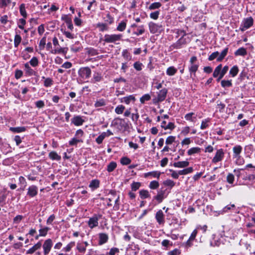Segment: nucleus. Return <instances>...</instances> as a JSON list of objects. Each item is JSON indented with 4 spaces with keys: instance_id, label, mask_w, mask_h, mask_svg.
Masks as SVG:
<instances>
[{
    "instance_id": "obj_33",
    "label": "nucleus",
    "mask_w": 255,
    "mask_h": 255,
    "mask_svg": "<svg viewBox=\"0 0 255 255\" xmlns=\"http://www.w3.org/2000/svg\"><path fill=\"white\" fill-rule=\"evenodd\" d=\"M19 182L21 185L20 189L24 190L27 185V183L24 177L21 176L19 177Z\"/></svg>"
},
{
    "instance_id": "obj_18",
    "label": "nucleus",
    "mask_w": 255,
    "mask_h": 255,
    "mask_svg": "<svg viewBox=\"0 0 255 255\" xmlns=\"http://www.w3.org/2000/svg\"><path fill=\"white\" fill-rule=\"evenodd\" d=\"M167 93V90L166 88L162 89L158 93L157 100L158 102H162L165 100Z\"/></svg>"
},
{
    "instance_id": "obj_7",
    "label": "nucleus",
    "mask_w": 255,
    "mask_h": 255,
    "mask_svg": "<svg viewBox=\"0 0 255 255\" xmlns=\"http://www.w3.org/2000/svg\"><path fill=\"white\" fill-rule=\"evenodd\" d=\"M42 246L43 250V255H48L53 246L52 240L51 239L45 240Z\"/></svg>"
},
{
    "instance_id": "obj_13",
    "label": "nucleus",
    "mask_w": 255,
    "mask_h": 255,
    "mask_svg": "<svg viewBox=\"0 0 255 255\" xmlns=\"http://www.w3.org/2000/svg\"><path fill=\"white\" fill-rule=\"evenodd\" d=\"M136 100L135 96L133 95H129L120 99L121 103H124L128 105L130 102L134 103Z\"/></svg>"
},
{
    "instance_id": "obj_41",
    "label": "nucleus",
    "mask_w": 255,
    "mask_h": 255,
    "mask_svg": "<svg viewBox=\"0 0 255 255\" xmlns=\"http://www.w3.org/2000/svg\"><path fill=\"white\" fill-rule=\"evenodd\" d=\"M238 67L237 65H235L230 69V74L233 77H234L238 74Z\"/></svg>"
},
{
    "instance_id": "obj_10",
    "label": "nucleus",
    "mask_w": 255,
    "mask_h": 255,
    "mask_svg": "<svg viewBox=\"0 0 255 255\" xmlns=\"http://www.w3.org/2000/svg\"><path fill=\"white\" fill-rule=\"evenodd\" d=\"M225 153L223 149H218L216 152L214 157L213 158L212 162L216 163L223 160L224 157Z\"/></svg>"
},
{
    "instance_id": "obj_9",
    "label": "nucleus",
    "mask_w": 255,
    "mask_h": 255,
    "mask_svg": "<svg viewBox=\"0 0 255 255\" xmlns=\"http://www.w3.org/2000/svg\"><path fill=\"white\" fill-rule=\"evenodd\" d=\"M148 26L150 32L151 33L160 32L162 30V26L161 24H156L152 22L149 23Z\"/></svg>"
},
{
    "instance_id": "obj_5",
    "label": "nucleus",
    "mask_w": 255,
    "mask_h": 255,
    "mask_svg": "<svg viewBox=\"0 0 255 255\" xmlns=\"http://www.w3.org/2000/svg\"><path fill=\"white\" fill-rule=\"evenodd\" d=\"M254 23V19L252 17L250 16L246 18H244L243 20L240 27V30L242 31H244L246 29L251 27Z\"/></svg>"
},
{
    "instance_id": "obj_11",
    "label": "nucleus",
    "mask_w": 255,
    "mask_h": 255,
    "mask_svg": "<svg viewBox=\"0 0 255 255\" xmlns=\"http://www.w3.org/2000/svg\"><path fill=\"white\" fill-rule=\"evenodd\" d=\"M199 68V64L196 63L190 64L189 67V71L190 74V77L192 79H194L196 77V72Z\"/></svg>"
},
{
    "instance_id": "obj_61",
    "label": "nucleus",
    "mask_w": 255,
    "mask_h": 255,
    "mask_svg": "<svg viewBox=\"0 0 255 255\" xmlns=\"http://www.w3.org/2000/svg\"><path fill=\"white\" fill-rule=\"evenodd\" d=\"M193 115H194V114L193 113H190L187 114L185 116V119L187 121L193 122L194 121V119H196L195 117H192V116Z\"/></svg>"
},
{
    "instance_id": "obj_43",
    "label": "nucleus",
    "mask_w": 255,
    "mask_h": 255,
    "mask_svg": "<svg viewBox=\"0 0 255 255\" xmlns=\"http://www.w3.org/2000/svg\"><path fill=\"white\" fill-rule=\"evenodd\" d=\"M222 68V64H220L215 68L213 74L214 77L216 78L219 75L220 76Z\"/></svg>"
},
{
    "instance_id": "obj_22",
    "label": "nucleus",
    "mask_w": 255,
    "mask_h": 255,
    "mask_svg": "<svg viewBox=\"0 0 255 255\" xmlns=\"http://www.w3.org/2000/svg\"><path fill=\"white\" fill-rule=\"evenodd\" d=\"M26 128L24 127H11L9 130L14 133H19L24 132L26 130Z\"/></svg>"
},
{
    "instance_id": "obj_56",
    "label": "nucleus",
    "mask_w": 255,
    "mask_h": 255,
    "mask_svg": "<svg viewBox=\"0 0 255 255\" xmlns=\"http://www.w3.org/2000/svg\"><path fill=\"white\" fill-rule=\"evenodd\" d=\"M150 96L148 94H146L142 96L140 98V102H141V103L143 104L145 101H148L150 100Z\"/></svg>"
},
{
    "instance_id": "obj_12",
    "label": "nucleus",
    "mask_w": 255,
    "mask_h": 255,
    "mask_svg": "<svg viewBox=\"0 0 255 255\" xmlns=\"http://www.w3.org/2000/svg\"><path fill=\"white\" fill-rule=\"evenodd\" d=\"M85 122V120L80 116H75L71 119V123L76 126H82Z\"/></svg>"
},
{
    "instance_id": "obj_58",
    "label": "nucleus",
    "mask_w": 255,
    "mask_h": 255,
    "mask_svg": "<svg viewBox=\"0 0 255 255\" xmlns=\"http://www.w3.org/2000/svg\"><path fill=\"white\" fill-rule=\"evenodd\" d=\"M29 63L33 67L37 66L38 64V59L36 57H32L30 60Z\"/></svg>"
},
{
    "instance_id": "obj_42",
    "label": "nucleus",
    "mask_w": 255,
    "mask_h": 255,
    "mask_svg": "<svg viewBox=\"0 0 255 255\" xmlns=\"http://www.w3.org/2000/svg\"><path fill=\"white\" fill-rule=\"evenodd\" d=\"M19 11L21 15L24 18L27 17V13L25 10V4L22 3L19 6Z\"/></svg>"
},
{
    "instance_id": "obj_27",
    "label": "nucleus",
    "mask_w": 255,
    "mask_h": 255,
    "mask_svg": "<svg viewBox=\"0 0 255 255\" xmlns=\"http://www.w3.org/2000/svg\"><path fill=\"white\" fill-rule=\"evenodd\" d=\"M49 157L52 160L59 161L61 159V157L56 152L51 151L49 153Z\"/></svg>"
},
{
    "instance_id": "obj_52",
    "label": "nucleus",
    "mask_w": 255,
    "mask_h": 255,
    "mask_svg": "<svg viewBox=\"0 0 255 255\" xmlns=\"http://www.w3.org/2000/svg\"><path fill=\"white\" fill-rule=\"evenodd\" d=\"M161 4L159 2H155L151 3L149 6V9L153 10L159 8Z\"/></svg>"
},
{
    "instance_id": "obj_23",
    "label": "nucleus",
    "mask_w": 255,
    "mask_h": 255,
    "mask_svg": "<svg viewBox=\"0 0 255 255\" xmlns=\"http://www.w3.org/2000/svg\"><path fill=\"white\" fill-rule=\"evenodd\" d=\"M24 68L25 70V73L28 76H32L35 74L34 71L31 68V67L29 66L28 63H26L24 64Z\"/></svg>"
},
{
    "instance_id": "obj_25",
    "label": "nucleus",
    "mask_w": 255,
    "mask_h": 255,
    "mask_svg": "<svg viewBox=\"0 0 255 255\" xmlns=\"http://www.w3.org/2000/svg\"><path fill=\"white\" fill-rule=\"evenodd\" d=\"M161 173L159 171H153L149 172L144 174V177H147L149 176H152L153 177H156L158 179L159 178Z\"/></svg>"
},
{
    "instance_id": "obj_44",
    "label": "nucleus",
    "mask_w": 255,
    "mask_h": 255,
    "mask_svg": "<svg viewBox=\"0 0 255 255\" xmlns=\"http://www.w3.org/2000/svg\"><path fill=\"white\" fill-rule=\"evenodd\" d=\"M82 139H79L75 137L72 138L69 141V144L71 146H76L78 142H82Z\"/></svg>"
},
{
    "instance_id": "obj_51",
    "label": "nucleus",
    "mask_w": 255,
    "mask_h": 255,
    "mask_svg": "<svg viewBox=\"0 0 255 255\" xmlns=\"http://www.w3.org/2000/svg\"><path fill=\"white\" fill-rule=\"evenodd\" d=\"M159 184L158 181L154 180L151 181L149 185V187L151 189H156L158 188Z\"/></svg>"
},
{
    "instance_id": "obj_60",
    "label": "nucleus",
    "mask_w": 255,
    "mask_h": 255,
    "mask_svg": "<svg viewBox=\"0 0 255 255\" xmlns=\"http://www.w3.org/2000/svg\"><path fill=\"white\" fill-rule=\"evenodd\" d=\"M235 179L234 175L232 173H229L227 177V181L229 184H233Z\"/></svg>"
},
{
    "instance_id": "obj_57",
    "label": "nucleus",
    "mask_w": 255,
    "mask_h": 255,
    "mask_svg": "<svg viewBox=\"0 0 255 255\" xmlns=\"http://www.w3.org/2000/svg\"><path fill=\"white\" fill-rule=\"evenodd\" d=\"M77 249L81 253H85L86 251V247H84L83 244L78 243L77 245Z\"/></svg>"
},
{
    "instance_id": "obj_2",
    "label": "nucleus",
    "mask_w": 255,
    "mask_h": 255,
    "mask_svg": "<svg viewBox=\"0 0 255 255\" xmlns=\"http://www.w3.org/2000/svg\"><path fill=\"white\" fill-rule=\"evenodd\" d=\"M228 50V47L225 48L220 54L218 51L214 52L209 56L208 60L209 61H212L217 58V61L218 62H221L227 55Z\"/></svg>"
},
{
    "instance_id": "obj_46",
    "label": "nucleus",
    "mask_w": 255,
    "mask_h": 255,
    "mask_svg": "<svg viewBox=\"0 0 255 255\" xmlns=\"http://www.w3.org/2000/svg\"><path fill=\"white\" fill-rule=\"evenodd\" d=\"M106 137V135L105 134V132H102L99 136H98L96 139V141L98 144H101L102 143L104 139Z\"/></svg>"
},
{
    "instance_id": "obj_31",
    "label": "nucleus",
    "mask_w": 255,
    "mask_h": 255,
    "mask_svg": "<svg viewBox=\"0 0 255 255\" xmlns=\"http://www.w3.org/2000/svg\"><path fill=\"white\" fill-rule=\"evenodd\" d=\"M201 149L199 147H192L188 150L187 153L189 155H193L195 153H200Z\"/></svg>"
},
{
    "instance_id": "obj_30",
    "label": "nucleus",
    "mask_w": 255,
    "mask_h": 255,
    "mask_svg": "<svg viewBox=\"0 0 255 255\" xmlns=\"http://www.w3.org/2000/svg\"><path fill=\"white\" fill-rule=\"evenodd\" d=\"M102 79V76L99 73H95L93 75V79H92L91 82L95 83L97 82H100Z\"/></svg>"
},
{
    "instance_id": "obj_24",
    "label": "nucleus",
    "mask_w": 255,
    "mask_h": 255,
    "mask_svg": "<svg viewBox=\"0 0 255 255\" xmlns=\"http://www.w3.org/2000/svg\"><path fill=\"white\" fill-rule=\"evenodd\" d=\"M126 26H127V20H123L119 23V24L117 27V30L118 31H121V32L124 31L126 29Z\"/></svg>"
},
{
    "instance_id": "obj_47",
    "label": "nucleus",
    "mask_w": 255,
    "mask_h": 255,
    "mask_svg": "<svg viewBox=\"0 0 255 255\" xmlns=\"http://www.w3.org/2000/svg\"><path fill=\"white\" fill-rule=\"evenodd\" d=\"M21 41V37L18 34H16L14 39V45L15 47H17Z\"/></svg>"
},
{
    "instance_id": "obj_1",
    "label": "nucleus",
    "mask_w": 255,
    "mask_h": 255,
    "mask_svg": "<svg viewBox=\"0 0 255 255\" xmlns=\"http://www.w3.org/2000/svg\"><path fill=\"white\" fill-rule=\"evenodd\" d=\"M111 127H117L119 130H127L129 128L128 124L124 119L115 118L112 122Z\"/></svg>"
},
{
    "instance_id": "obj_53",
    "label": "nucleus",
    "mask_w": 255,
    "mask_h": 255,
    "mask_svg": "<svg viewBox=\"0 0 255 255\" xmlns=\"http://www.w3.org/2000/svg\"><path fill=\"white\" fill-rule=\"evenodd\" d=\"M87 53L91 56H95L99 54L98 50L93 48H88Z\"/></svg>"
},
{
    "instance_id": "obj_14",
    "label": "nucleus",
    "mask_w": 255,
    "mask_h": 255,
    "mask_svg": "<svg viewBox=\"0 0 255 255\" xmlns=\"http://www.w3.org/2000/svg\"><path fill=\"white\" fill-rule=\"evenodd\" d=\"M27 195L30 197H33L38 193V187L35 185L30 186L27 189Z\"/></svg>"
},
{
    "instance_id": "obj_37",
    "label": "nucleus",
    "mask_w": 255,
    "mask_h": 255,
    "mask_svg": "<svg viewBox=\"0 0 255 255\" xmlns=\"http://www.w3.org/2000/svg\"><path fill=\"white\" fill-rule=\"evenodd\" d=\"M50 228L47 227H45L44 228H41L39 230V236H41V237H45L48 232L50 230Z\"/></svg>"
},
{
    "instance_id": "obj_36",
    "label": "nucleus",
    "mask_w": 255,
    "mask_h": 255,
    "mask_svg": "<svg viewBox=\"0 0 255 255\" xmlns=\"http://www.w3.org/2000/svg\"><path fill=\"white\" fill-rule=\"evenodd\" d=\"M42 79H44V86L46 87H49L51 86L53 84V81L50 78H45L44 77H42Z\"/></svg>"
},
{
    "instance_id": "obj_29",
    "label": "nucleus",
    "mask_w": 255,
    "mask_h": 255,
    "mask_svg": "<svg viewBox=\"0 0 255 255\" xmlns=\"http://www.w3.org/2000/svg\"><path fill=\"white\" fill-rule=\"evenodd\" d=\"M235 208L236 207L234 204H230L225 207L221 212L222 214H223L228 212L230 210H235Z\"/></svg>"
},
{
    "instance_id": "obj_15",
    "label": "nucleus",
    "mask_w": 255,
    "mask_h": 255,
    "mask_svg": "<svg viewBox=\"0 0 255 255\" xmlns=\"http://www.w3.org/2000/svg\"><path fill=\"white\" fill-rule=\"evenodd\" d=\"M166 197L165 191L160 190L157 192V194L153 197V199L156 200L158 203L162 202L163 200Z\"/></svg>"
},
{
    "instance_id": "obj_8",
    "label": "nucleus",
    "mask_w": 255,
    "mask_h": 255,
    "mask_svg": "<svg viewBox=\"0 0 255 255\" xmlns=\"http://www.w3.org/2000/svg\"><path fill=\"white\" fill-rule=\"evenodd\" d=\"M102 218V215L100 214H95L89 219L88 222L89 227L91 229H93L98 225V220Z\"/></svg>"
},
{
    "instance_id": "obj_6",
    "label": "nucleus",
    "mask_w": 255,
    "mask_h": 255,
    "mask_svg": "<svg viewBox=\"0 0 255 255\" xmlns=\"http://www.w3.org/2000/svg\"><path fill=\"white\" fill-rule=\"evenodd\" d=\"M91 70L88 67H82L78 72V75L83 79H88L91 75Z\"/></svg>"
},
{
    "instance_id": "obj_39",
    "label": "nucleus",
    "mask_w": 255,
    "mask_h": 255,
    "mask_svg": "<svg viewBox=\"0 0 255 255\" xmlns=\"http://www.w3.org/2000/svg\"><path fill=\"white\" fill-rule=\"evenodd\" d=\"M193 171V168L192 167H190L185 169H184L181 170L179 171V174L180 175H186L189 173L192 172Z\"/></svg>"
},
{
    "instance_id": "obj_49",
    "label": "nucleus",
    "mask_w": 255,
    "mask_h": 255,
    "mask_svg": "<svg viewBox=\"0 0 255 255\" xmlns=\"http://www.w3.org/2000/svg\"><path fill=\"white\" fill-rule=\"evenodd\" d=\"M221 84V86L224 88L232 86V80H222Z\"/></svg>"
},
{
    "instance_id": "obj_21",
    "label": "nucleus",
    "mask_w": 255,
    "mask_h": 255,
    "mask_svg": "<svg viewBox=\"0 0 255 255\" xmlns=\"http://www.w3.org/2000/svg\"><path fill=\"white\" fill-rule=\"evenodd\" d=\"M235 56H245L247 54V49L244 47H241L235 52Z\"/></svg>"
},
{
    "instance_id": "obj_64",
    "label": "nucleus",
    "mask_w": 255,
    "mask_h": 255,
    "mask_svg": "<svg viewBox=\"0 0 255 255\" xmlns=\"http://www.w3.org/2000/svg\"><path fill=\"white\" fill-rule=\"evenodd\" d=\"M159 13L160 12L158 10L151 12L150 14V17L153 19H157L158 18Z\"/></svg>"
},
{
    "instance_id": "obj_34",
    "label": "nucleus",
    "mask_w": 255,
    "mask_h": 255,
    "mask_svg": "<svg viewBox=\"0 0 255 255\" xmlns=\"http://www.w3.org/2000/svg\"><path fill=\"white\" fill-rule=\"evenodd\" d=\"M97 27L99 28L100 31L103 32L108 30L109 27L107 24L104 23H98L97 24Z\"/></svg>"
},
{
    "instance_id": "obj_26",
    "label": "nucleus",
    "mask_w": 255,
    "mask_h": 255,
    "mask_svg": "<svg viewBox=\"0 0 255 255\" xmlns=\"http://www.w3.org/2000/svg\"><path fill=\"white\" fill-rule=\"evenodd\" d=\"M100 181L98 179L92 180L89 184V187L93 189H95L99 187Z\"/></svg>"
},
{
    "instance_id": "obj_20",
    "label": "nucleus",
    "mask_w": 255,
    "mask_h": 255,
    "mask_svg": "<svg viewBox=\"0 0 255 255\" xmlns=\"http://www.w3.org/2000/svg\"><path fill=\"white\" fill-rule=\"evenodd\" d=\"M189 164V162L188 161H182L174 162L173 166L177 168H185L187 167Z\"/></svg>"
},
{
    "instance_id": "obj_3",
    "label": "nucleus",
    "mask_w": 255,
    "mask_h": 255,
    "mask_svg": "<svg viewBox=\"0 0 255 255\" xmlns=\"http://www.w3.org/2000/svg\"><path fill=\"white\" fill-rule=\"evenodd\" d=\"M190 41L189 37H183L181 36L176 42L172 44L169 47L170 50H173L174 49H178L183 47V46L186 45L187 43Z\"/></svg>"
},
{
    "instance_id": "obj_4",
    "label": "nucleus",
    "mask_w": 255,
    "mask_h": 255,
    "mask_svg": "<svg viewBox=\"0 0 255 255\" xmlns=\"http://www.w3.org/2000/svg\"><path fill=\"white\" fill-rule=\"evenodd\" d=\"M123 35L122 34H105L103 40L106 43H114L121 40Z\"/></svg>"
},
{
    "instance_id": "obj_45",
    "label": "nucleus",
    "mask_w": 255,
    "mask_h": 255,
    "mask_svg": "<svg viewBox=\"0 0 255 255\" xmlns=\"http://www.w3.org/2000/svg\"><path fill=\"white\" fill-rule=\"evenodd\" d=\"M137 28H137V31H135L133 32L134 34H135L137 36H138V35L142 34L144 32L145 30H144V26L143 25L138 26Z\"/></svg>"
},
{
    "instance_id": "obj_16",
    "label": "nucleus",
    "mask_w": 255,
    "mask_h": 255,
    "mask_svg": "<svg viewBox=\"0 0 255 255\" xmlns=\"http://www.w3.org/2000/svg\"><path fill=\"white\" fill-rule=\"evenodd\" d=\"M164 215L161 210L158 211L155 215V219L159 224H163L164 223Z\"/></svg>"
},
{
    "instance_id": "obj_62",
    "label": "nucleus",
    "mask_w": 255,
    "mask_h": 255,
    "mask_svg": "<svg viewBox=\"0 0 255 255\" xmlns=\"http://www.w3.org/2000/svg\"><path fill=\"white\" fill-rule=\"evenodd\" d=\"M23 219V216L22 215H17L13 219V222L14 224H19L21 221Z\"/></svg>"
},
{
    "instance_id": "obj_19",
    "label": "nucleus",
    "mask_w": 255,
    "mask_h": 255,
    "mask_svg": "<svg viewBox=\"0 0 255 255\" xmlns=\"http://www.w3.org/2000/svg\"><path fill=\"white\" fill-rule=\"evenodd\" d=\"M108 236L105 233L99 234V244L102 245L106 243L108 240Z\"/></svg>"
},
{
    "instance_id": "obj_28",
    "label": "nucleus",
    "mask_w": 255,
    "mask_h": 255,
    "mask_svg": "<svg viewBox=\"0 0 255 255\" xmlns=\"http://www.w3.org/2000/svg\"><path fill=\"white\" fill-rule=\"evenodd\" d=\"M139 196L142 199H144L150 197V195L149 192L146 190H141L139 192Z\"/></svg>"
},
{
    "instance_id": "obj_35",
    "label": "nucleus",
    "mask_w": 255,
    "mask_h": 255,
    "mask_svg": "<svg viewBox=\"0 0 255 255\" xmlns=\"http://www.w3.org/2000/svg\"><path fill=\"white\" fill-rule=\"evenodd\" d=\"M177 70L173 66L168 67L166 70V74L169 76H173L177 72Z\"/></svg>"
},
{
    "instance_id": "obj_63",
    "label": "nucleus",
    "mask_w": 255,
    "mask_h": 255,
    "mask_svg": "<svg viewBox=\"0 0 255 255\" xmlns=\"http://www.w3.org/2000/svg\"><path fill=\"white\" fill-rule=\"evenodd\" d=\"M143 65L141 63L139 62H135L133 64V67L137 70V71H140L142 70V67Z\"/></svg>"
},
{
    "instance_id": "obj_59",
    "label": "nucleus",
    "mask_w": 255,
    "mask_h": 255,
    "mask_svg": "<svg viewBox=\"0 0 255 255\" xmlns=\"http://www.w3.org/2000/svg\"><path fill=\"white\" fill-rule=\"evenodd\" d=\"M46 38L45 36L43 37L40 41L39 46L41 50L43 49L46 44Z\"/></svg>"
},
{
    "instance_id": "obj_17",
    "label": "nucleus",
    "mask_w": 255,
    "mask_h": 255,
    "mask_svg": "<svg viewBox=\"0 0 255 255\" xmlns=\"http://www.w3.org/2000/svg\"><path fill=\"white\" fill-rule=\"evenodd\" d=\"M233 157L235 158L239 159L240 157V153H241L242 151V147L241 145H236L233 148Z\"/></svg>"
},
{
    "instance_id": "obj_38",
    "label": "nucleus",
    "mask_w": 255,
    "mask_h": 255,
    "mask_svg": "<svg viewBox=\"0 0 255 255\" xmlns=\"http://www.w3.org/2000/svg\"><path fill=\"white\" fill-rule=\"evenodd\" d=\"M75 242H71L69 243L65 247L63 248L62 251L64 252H69L71 250L72 248L75 246Z\"/></svg>"
},
{
    "instance_id": "obj_40",
    "label": "nucleus",
    "mask_w": 255,
    "mask_h": 255,
    "mask_svg": "<svg viewBox=\"0 0 255 255\" xmlns=\"http://www.w3.org/2000/svg\"><path fill=\"white\" fill-rule=\"evenodd\" d=\"M117 163L115 162H111L107 166V171L109 172H111L114 171L117 167Z\"/></svg>"
},
{
    "instance_id": "obj_55",
    "label": "nucleus",
    "mask_w": 255,
    "mask_h": 255,
    "mask_svg": "<svg viewBox=\"0 0 255 255\" xmlns=\"http://www.w3.org/2000/svg\"><path fill=\"white\" fill-rule=\"evenodd\" d=\"M131 162V160L127 157H123L121 159V163L123 165H128Z\"/></svg>"
},
{
    "instance_id": "obj_48",
    "label": "nucleus",
    "mask_w": 255,
    "mask_h": 255,
    "mask_svg": "<svg viewBox=\"0 0 255 255\" xmlns=\"http://www.w3.org/2000/svg\"><path fill=\"white\" fill-rule=\"evenodd\" d=\"M141 186V183L138 182H133L131 184V188L132 191H136Z\"/></svg>"
},
{
    "instance_id": "obj_54",
    "label": "nucleus",
    "mask_w": 255,
    "mask_h": 255,
    "mask_svg": "<svg viewBox=\"0 0 255 255\" xmlns=\"http://www.w3.org/2000/svg\"><path fill=\"white\" fill-rule=\"evenodd\" d=\"M163 184L171 188L175 186V183L170 179H167L163 182Z\"/></svg>"
},
{
    "instance_id": "obj_50",
    "label": "nucleus",
    "mask_w": 255,
    "mask_h": 255,
    "mask_svg": "<svg viewBox=\"0 0 255 255\" xmlns=\"http://www.w3.org/2000/svg\"><path fill=\"white\" fill-rule=\"evenodd\" d=\"M125 109V107L122 105H118L115 109V112L117 114H122Z\"/></svg>"
},
{
    "instance_id": "obj_32",
    "label": "nucleus",
    "mask_w": 255,
    "mask_h": 255,
    "mask_svg": "<svg viewBox=\"0 0 255 255\" xmlns=\"http://www.w3.org/2000/svg\"><path fill=\"white\" fill-rule=\"evenodd\" d=\"M107 102L106 101L103 99H101L99 100H97L94 106L96 108L103 107L106 105Z\"/></svg>"
}]
</instances>
